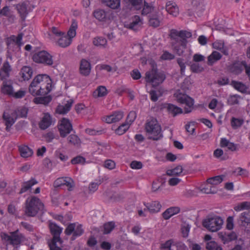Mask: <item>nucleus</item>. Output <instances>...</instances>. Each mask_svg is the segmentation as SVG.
Listing matches in <instances>:
<instances>
[{"instance_id":"1","label":"nucleus","mask_w":250,"mask_h":250,"mask_svg":"<svg viewBox=\"0 0 250 250\" xmlns=\"http://www.w3.org/2000/svg\"><path fill=\"white\" fill-rule=\"evenodd\" d=\"M52 80L46 74L36 76L29 86V93L34 96H44L51 90Z\"/></svg>"},{"instance_id":"2","label":"nucleus","mask_w":250,"mask_h":250,"mask_svg":"<svg viewBox=\"0 0 250 250\" xmlns=\"http://www.w3.org/2000/svg\"><path fill=\"white\" fill-rule=\"evenodd\" d=\"M169 36L174 51L178 56L182 55L188 43L187 39L192 36L191 32L184 30L178 31L172 29L169 31Z\"/></svg>"},{"instance_id":"3","label":"nucleus","mask_w":250,"mask_h":250,"mask_svg":"<svg viewBox=\"0 0 250 250\" xmlns=\"http://www.w3.org/2000/svg\"><path fill=\"white\" fill-rule=\"evenodd\" d=\"M50 233L52 238L48 241V245L50 250H61L62 240L60 235L62 231V228L60 227L55 223H50L49 225Z\"/></svg>"},{"instance_id":"4","label":"nucleus","mask_w":250,"mask_h":250,"mask_svg":"<svg viewBox=\"0 0 250 250\" xmlns=\"http://www.w3.org/2000/svg\"><path fill=\"white\" fill-rule=\"evenodd\" d=\"M43 208L44 205L39 198L31 196L26 200L25 213L27 216L34 217Z\"/></svg>"},{"instance_id":"5","label":"nucleus","mask_w":250,"mask_h":250,"mask_svg":"<svg viewBox=\"0 0 250 250\" xmlns=\"http://www.w3.org/2000/svg\"><path fill=\"white\" fill-rule=\"evenodd\" d=\"M0 236L2 240L16 249L18 248L22 243L26 241L25 236L20 232L19 229L10 232L9 234L5 232H1Z\"/></svg>"},{"instance_id":"6","label":"nucleus","mask_w":250,"mask_h":250,"mask_svg":"<svg viewBox=\"0 0 250 250\" xmlns=\"http://www.w3.org/2000/svg\"><path fill=\"white\" fill-rule=\"evenodd\" d=\"M146 132L151 135L149 138L153 140H158L163 137L161 126L155 119H152L147 122L146 125Z\"/></svg>"},{"instance_id":"7","label":"nucleus","mask_w":250,"mask_h":250,"mask_svg":"<svg viewBox=\"0 0 250 250\" xmlns=\"http://www.w3.org/2000/svg\"><path fill=\"white\" fill-rule=\"evenodd\" d=\"M165 79V75L162 72H158L155 66H153L151 70L146 73V81L151 83L153 86L158 85L162 83Z\"/></svg>"},{"instance_id":"8","label":"nucleus","mask_w":250,"mask_h":250,"mask_svg":"<svg viewBox=\"0 0 250 250\" xmlns=\"http://www.w3.org/2000/svg\"><path fill=\"white\" fill-rule=\"evenodd\" d=\"M52 58V55L44 50L36 52L32 56V59L34 62L47 66H52L53 64Z\"/></svg>"},{"instance_id":"9","label":"nucleus","mask_w":250,"mask_h":250,"mask_svg":"<svg viewBox=\"0 0 250 250\" xmlns=\"http://www.w3.org/2000/svg\"><path fill=\"white\" fill-rule=\"evenodd\" d=\"M223 222L220 217H209L203 221V226L209 231L215 232L221 228Z\"/></svg>"},{"instance_id":"10","label":"nucleus","mask_w":250,"mask_h":250,"mask_svg":"<svg viewBox=\"0 0 250 250\" xmlns=\"http://www.w3.org/2000/svg\"><path fill=\"white\" fill-rule=\"evenodd\" d=\"M60 136L64 138L69 134L73 129L72 125L70 121L66 118H62L58 125Z\"/></svg>"},{"instance_id":"11","label":"nucleus","mask_w":250,"mask_h":250,"mask_svg":"<svg viewBox=\"0 0 250 250\" xmlns=\"http://www.w3.org/2000/svg\"><path fill=\"white\" fill-rule=\"evenodd\" d=\"M249 67V65H247L246 62L245 61L241 62L235 61L229 66L228 69L231 73L238 75L242 72L244 68L246 72V69Z\"/></svg>"},{"instance_id":"12","label":"nucleus","mask_w":250,"mask_h":250,"mask_svg":"<svg viewBox=\"0 0 250 250\" xmlns=\"http://www.w3.org/2000/svg\"><path fill=\"white\" fill-rule=\"evenodd\" d=\"M2 81L1 86V92L4 95L11 97L14 92L13 81L11 80H0Z\"/></svg>"},{"instance_id":"13","label":"nucleus","mask_w":250,"mask_h":250,"mask_svg":"<svg viewBox=\"0 0 250 250\" xmlns=\"http://www.w3.org/2000/svg\"><path fill=\"white\" fill-rule=\"evenodd\" d=\"M143 204L146 207L144 211H148L151 214L159 212L162 208L161 203L158 201H153L148 203L144 202Z\"/></svg>"},{"instance_id":"14","label":"nucleus","mask_w":250,"mask_h":250,"mask_svg":"<svg viewBox=\"0 0 250 250\" xmlns=\"http://www.w3.org/2000/svg\"><path fill=\"white\" fill-rule=\"evenodd\" d=\"M162 107L166 108L168 113L172 115L173 117H175L178 114H182L183 112L181 108L172 104L164 103L162 104Z\"/></svg>"},{"instance_id":"15","label":"nucleus","mask_w":250,"mask_h":250,"mask_svg":"<svg viewBox=\"0 0 250 250\" xmlns=\"http://www.w3.org/2000/svg\"><path fill=\"white\" fill-rule=\"evenodd\" d=\"M32 74V68L28 66H24L19 73V81L21 82L28 81L31 78Z\"/></svg>"},{"instance_id":"16","label":"nucleus","mask_w":250,"mask_h":250,"mask_svg":"<svg viewBox=\"0 0 250 250\" xmlns=\"http://www.w3.org/2000/svg\"><path fill=\"white\" fill-rule=\"evenodd\" d=\"M91 70L90 62L85 59L81 60L80 64V73L84 76L89 75Z\"/></svg>"},{"instance_id":"17","label":"nucleus","mask_w":250,"mask_h":250,"mask_svg":"<svg viewBox=\"0 0 250 250\" xmlns=\"http://www.w3.org/2000/svg\"><path fill=\"white\" fill-rule=\"evenodd\" d=\"M142 24L143 21L140 16L135 15L132 17L130 23L126 24V27L136 31Z\"/></svg>"},{"instance_id":"18","label":"nucleus","mask_w":250,"mask_h":250,"mask_svg":"<svg viewBox=\"0 0 250 250\" xmlns=\"http://www.w3.org/2000/svg\"><path fill=\"white\" fill-rule=\"evenodd\" d=\"M52 123V119L50 114L48 113H45L39 123V125L41 129L45 130L51 125Z\"/></svg>"},{"instance_id":"19","label":"nucleus","mask_w":250,"mask_h":250,"mask_svg":"<svg viewBox=\"0 0 250 250\" xmlns=\"http://www.w3.org/2000/svg\"><path fill=\"white\" fill-rule=\"evenodd\" d=\"M124 117V113L122 111H115L111 115L107 116L105 118V121L108 124H111L120 121Z\"/></svg>"},{"instance_id":"20","label":"nucleus","mask_w":250,"mask_h":250,"mask_svg":"<svg viewBox=\"0 0 250 250\" xmlns=\"http://www.w3.org/2000/svg\"><path fill=\"white\" fill-rule=\"evenodd\" d=\"M180 211L178 207H171L167 208L162 214L165 220H168L172 216L178 214Z\"/></svg>"},{"instance_id":"21","label":"nucleus","mask_w":250,"mask_h":250,"mask_svg":"<svg viewBox=\"0 0 250 250\" xmlns=\"http://www.w3.org/2000/svg\"><path fill=\"white\" fill-rule=\"evenodd\" d=\"M238 223L240 226L243 227L250 224V211L242 212L238 219Z\"/></svg>"},{"instance_id":"22","label":"nucleus","mask_w":250,"mask_h":250,"mask_svg":"<svg viewBox=\"0 0 250 250\" xmlns=\"http://www.w3.org/2000/svg\"><path fill=\"white\" fill-rule=\"evenodd\" d=\"M93 16L100 21L106 22L109 19L107 12L103 9L95 10L93 12Z\"/></svg>"},{"instance_id":"23","label":"nucleus","mask_w":250,"mask_h":250,"mask_svg":"<svg viewBox=\"0 0 250 250\" xmlns=\"http://www.w3.org/2000/svg\"><path fill=\"white\" fill-rule=\"evenodd\" d=\"M11 71V67L8 61L4 62L0 70V80L6 79L9 77V73Z\"/></svg>"},{"instance_id":"24","label":"nucleus","mask_w":250,"mask_h":250,"mask_svg":"<svg viewBox=\"0 0 250 250\" xmlns=\"http://www.w3.org/2000/svg\"><path fill=\"white\" fill-rule=\"evenodd\" d=\"M167 11L173 16H177L179 14V8L175 2L172 1H168L166 6Z\"/></svg>"},{"instance_id":"25","label":"nucleus","mask_w":250,"mask_h":250,"mask_svg":"<svg viewBox=\"0 0 250 250\" xmlns=\"http://www.w3.org/2000/svg\"><path fill=\"white\" fill-rule=\"evenodd\" d=\"M38 181L35 178H31L30 180L23 182L21 185V187L19 192L20 194H21L31 189L34 185L37 184Z\"/></svg>"},{"instance_id":"26","label":"nucleus","mask_w":250,"mask_h":250,"mask_svg":"<svg viewBox=\"0 0 250 250\" xmlns=\"http://www.w3.org/2000/svg\"><path fill=\"white\" fill-rule=\"evenodd\" d=\"M16 116V114L13 113L12 116L8 113H4L3 114V119L5 122L6 130L9 131L11 126L14 124L16 119L14 117Z\"/></svg>"},{"instance_id":"27","label":"nucleus","mask_w":250,"mask_h":250,"mask_svg":"<svg viewBox=\"0 0 250 250\" xmlns=\"http://www.w3.org/2000/svg\"><path fill=\"white\" fill-rule=\"evenodd\" d=\"M60 38L58 39L57 43L58 45L61 47L65 48L69 45L72 42L71 38H69L66 36L65 33H64L63 35L60 36Z\"/></svg>"},{"instance_id":"28","label":"nucleus","mask_w":250,"mask_h":250,"mask_svg":"<svg viewBox=\"0 0 250 250\" xmlns=\"http://www.w3.org/2000/svg\"><path fill=\"white\" fill-rule=\"evenodd\" d=\"M220 146L222 147H227L228 148L232 151H234L238 149V145L233 143L230 142L225 138H221L220 141Z\"/></svg>"},{"instance_id":"29","label":"nucleus","mask_w":250,"mask_h":250,"mask_svg":"<svg viewBox=\"0 0 250 250\" xmlns=\"http://www.w3.org/2000/svg\"><path fill=\"white\" fill-rule=\"evenodd\" d=\"M73 103V100L70 99L64 105H59L56 110L57 113L61 114L66 113L70 110Z\"/></svg>"},{"instance_id":"30","label":"nucleus","mask_w":250,"mask_h":250,"mask_svg":"<svg viewBox=\"0 0 250 250\" xmlns=\"http://www.w3.org/2000/svg\"><path fill=\"white\" fill-rule=\"evenodd\" d=\"M19 150L21 157L27 158L31 156L33 154L32 149L27 146H21L19 147Z\"/></svg>"},{"instance_id":"31","label":"nucleus","mask_w":250,"mask_h":250,"mask_svg":"<svg viewBox=\"0 0 250 250\" xmlns=\"http://www.w3.org/2000/svg\"><path fill=\"white\" fill-rule=\"evenodd\" d=\"M174 96L176 97L177 102L182 104H185L188 103L187 101H189V99H192L187 95L180 92V90L176 91L174 94Z\"/></svg>"},{"instance_id":"32","label":"nucleus","mask_w":250,"mask_h":250,"mask_svg":"<svg viewBox=\"0 0 250 250\" xmlns=\"http://www.w3.org/2000/svg\"><path fill=\"white\" fill-rule=\"evenodd\" d=\"M93 43L97 47L106 48L107 46V40L102 37H96L93 40Z\"/></svg>"},{"instance_id":"33","label":"nucleus","mask_w":250,"mask_h":250,"mask_svg":"<svg viewBox=\"0 0 250 250\" xmlns=\"http://www.w3.org/2000/svg\"><path fill=\"white\" fill-rule=\"evenodd\" d=\"M161 20L157 14H151L149 16L148 23L150 26L157 27L160 26Z\"/></svg>"},{"instance_id":"34","label":"nucleus","mask_w":250,"mask_h":250,"mask_svg":"<svg viewBox=\"0 0 250 250\" xmlns=\"http://www.w3.org/2000/svg\"><path fill=\"white\" fill-rule=\"evenodd\" d=\"M221 58L222 55L219 52L213 51L208 58V65H212L215 62L220 60Z\"/></svg>"},{"instance_id":"35","label":"nucleus","mask_w":250,"mask_h":250,"mask_svg":"<svg viewBox=\"0 0 250 250\" xmlns=\"http://www.w3.org/2000/svg\"><path fill=\"white\" fill-rule=\"evenodd\" d=\"M52 100L51 96L36 97L34 99V102L36 104H43L47 105Z\"/></svg>"},{"instance_id":"36","label":"nucleus","mask_w":250,"mask_h":250,"mask_svg":"<svg viewBox=\"0 0 250 250\" xmlns=\"http://www.w3.org/2000/svg\"><path fill=\"white\" fill-rule=\"evenodd\" d=\"M77 28L78 24L77 21L75 20H73L69 29L66 35L68 36L69 38H71V39L72 40V39L75 37L76 35V31Z\"/></svg>"},{"instance_id":"37","label":"nucleus","mask_w":250,"mask_h":250,"mask_svg":"<svg viewBox=\"0 0 250 250\" xmlns=\"http://www.w3.org/2000/svg\"><path fill=\"white\" fill-rule=\"evenodd\" d=\"M67 140L69 144L74 146H78L81 144V141L80 138L75 134H71L67 138Z\"/></svg>"},{"instance_id":"38","label":"nucleus","mask_w":250,"mask_h":250,"mask_svg":"<svg viewBox=\"0 0 250 250\" xmlns=\"http://www.w3.org/2000/svg\"><path fill=\"white\" fill-rule=\"evenodd\" d=\"M222 240L224 244H226L237 238V235L234 232L225 233L221 236Z\"/></svg>"},{"instance_id":"39","label":"nucleus","mask_w":250,"mask_h":250,"mask_svg":"<svg viewBox=\"0 0 250 250\" xmlns=\"http://www.w3.org/2000/svg\"><path fill=\"white\" fill-rule=\"evenodd\" d=\"M130 125V124H129L127 122L123 123L115 130V133L118 135H122L124 134L129 129Z\"/></svg>"},{"instance_id":"40","label":"nucleus","mask_w":250,"mask_h":250,"mask_svg":"<svg viewBox=\"0 0 250 250\" xmlns=\"http://www.w3.org/2000/svg\"><path fill=\"white\" fill-rule=\"evenodd\" d=\"M102 2L113 9H118L120 6V0H103Z\"/></svg>"},{"instance_id":"41","label":"nucleus","mask_w":250,"mask_h":250,"mask_svg":"<svg viewBox=\"0 0 250 250\" xmlns=\"http://www.w3.org/2000/svg\"><path fill=\"white\" fill-rule=\"evenodd\" d=\"M231 84L235 89L242 93L247 92V87L241 82L232 81L231 82Z\"/></svg>"},{"instance_id":"42","label":"nucleus","mask_w":250,"mask_h":250,"mask_svg":"<svg viewBox=\"0 0 250 250\" xmlns=\"http://www.w3.org/2000/svg\"><path fill=\"white\" fill-rule=\"evenodd\" d=\"M16 7L21 18L24 19L28 14L26 4L25 3L19 4L16 6Z\"/></svg>"},{"instance_id":"43","label":"nucleus","mask_w":250,"mask_h":250,"mask_svg":"<svg viewBox=\"0 0 250 250\" xmlns=\"http://www.w3.org/2000/svg\"><path fill=\"white\" fill-rule=\"evenodd\" d=\"M84 232V230L83 229V226L81 224L76 225V228L71 239L74 240L77 237L81 236Z\"/></svg>"},{"instance_id":"44","label":"nucleus","mask_w":250,"mask_h":250,"mask_svg":"<svg viewBox=\"0 0 250 250\" xmlns=\"http://www.w3.org/2000/svg\"><path fill=\"white\" fill-rule=\"evenodd\" d=\"M224 176L218 175L208 178L207 182L210 185H216L221 183L223 180Z\"/></svg>"},{"instance_id":"45","label":"nucleus","mask_w":250,"mask_h":250,"mask_svg":"<svg viewBox=\"0 0 250 250\" xmlns=\"http://www.w3.org/2000/svg\"><path fill=\"white\" fill-rule=\"evenodd\" d=\"M206 249L208 250H223L222 247L213 241L207 243Z\"/></svg>"},{"instance_id":"46","label":"nucleus","mask_w":250,"mask_h":250,"mask_svg":"<svg viewBox=\"0 0 250 250\" xmlns=\"http://www.w3.org/2000/svg\"><path fill=\"white\" fill-rule=\"evenodd\" d=\"M126 3L130 4L135 9L138 10L141 8L143 0H124Z\"/></svg>"},{"instance_id":"47","label":"nucleus","mask_w":250,"mask_h":250,"mask_svg":"<svg viewBox=\"0 0 250 250\" xmlns=\"http://www.w3.org/2000/svg\"><path fill=\"white\" fill-rule=\"evenodd\" d=\"M193 7L192 10L196 12L203 9V3L200 0H193L191 2Z\"/></svg>"},{"instance_id":"48","label":"nucleus","mask_w":250,"mask_h":250,"mask_svg":"<svg viewBox=\"0 0 250 250\" xmlns=\"http://www.w3.org/2000/svg\"><path fill=\"white\" fill-rule=\"evenodd\" d=\"M244 123V120L232 117L231 119V125L233 128L236 129L240 127Z\"/></svg>"},{"instance_id":"49","label":"nucleus","mask_w":250,"mask_h":250,"mask_svg":"<svg viewBox=\"0 0 250 250\" xmlns=\"http://www.w3.org/2000/svg\"><path fill=\"white\" fill-rule=\"evenodd\" d=\"M115 228V223L113 222H109L104 224V232L103 233L108 234L111 232V231Z\"/></svg>"},{"instance_id":"50","label":"nucleus","mask_w":250,"mask_h":250,"mask_svg":"<svg viewBox=\"0 0 250 250\" xmlns=\"http://www.w3.org/2000/svg\"><path fill=\"white\" fill-rule=\"evenodd\" d=\"M183 167L181 166H178L174 168L168 170L167 174L168 175H179L183 172Z\"/></svg>"},{"instance_id":"51","label":"nucleus","mask_w":250,"mask_h":250,"mask_svg":"<svg viewBox=\"0 0 250 250\" xmlns=\"http://www.w3.org/2000/svg\"><path fill=\"white\" fill-rule=\"evenodd\" d=\"M150 99L152 101L155 102L158 100V98L162 96V93L160 90H152L149 92Z\"/></svg>"},{"instance_id":"52","label":"nucleus","mask_w":250,"mask_h":250,"mask_svg":"<svg viewBox=\"0 0 250 250\" xmlns=\"http://www.w3.org/2000/svg\"><path fill=\"white\" fill-rule=\"evenodd\" d=\"M16 116L19 118H25L27 116L28 113V109L26 107H22L18 109V110L14 112Z\"/></svg>"},{"instance_id":"53","label":"nucleus","mask_w":250,"mask_h":250,"mask_svg":"<svg viewBox=\"0 0 250 250\" xmlns=\"http://www.w3.org/2000/svg\"><path fill=\"white\" fill-rule=\"evenodd\" d=\"M76 224L75 223L69 224L64 230L65 234L66 235H70L71 234L73 235L76 228Z\"/></svg>"},{"instance_id":"54","label":"nucleus","mask_w":250,"mask_h":250,"mask_svg":"<svg viewBox=\"0 0 250 250\" xmlns=\"http://www.w3.org/2000/svg\"><path fill=\"white\" fill-rule=\"evenodd\" d=\"M173 241L172 240H168L164 243L161 244L160 250H173L171 246Z\"/></svg>"},{"instance_id":"55","label":"nucleus","mask_w":250,"mask_h":250,"mask_svg":"<svg viewBox=\"0 0 250 250\" xmlns=\"http://www.w3.org/2000/svg\"><path fill=\"white\" fill-rule=\"evenodd\" d=\"M177 62L180 67L181 74L183 76H184L186 69V63L184 61V60L182 58H179L177 59Z\"/></svg>"},{"instance_id":"56","label":"nucleus","mask_w":250,"mask_h":250,"mask_svg":"<svg viewBox=\"0 0 250 250\" xmlns=\"http://www.w3.org/2000/svg\"><path fill=\"white\" fill-rule=\"evenodd\" d=\"M189 101H187L188 103H186L185 104L187 107L184 108L185 113H189L191 112L193 109V105L194 104V101L193 99H189Z\"/></svg>"},{"instance_id":"57","label":"nucleus","mask_w":250,"mask_h":250,"mask_svg":"<svg viewBox=\"0 0 250 250\" xmlns=\"http://www.w3.org/2000/svg\"><path fill=\"white\" fill-rule=\"evenodd\" d=\"M11 15V13L9 7L7 6H5L0 10V17H10Z\"/></svg>"},{"instance_id":"58","label":"nucleus","mask_w":250,"mask_h":250,"mask_svg":"<svg viewBox=\"0 0 250 250\" xmlns=\"http://www.w3.org/2000/svg\"><path fill=\"white\" fill-rule=\"evenodd\" d=\"M203 68L198 63H194L190 65V70L193 73H199L203 70Z\"/></svg>"},{"instance_id":"59","label":"nucleus","mask_w":250,"mask_h":250,"mask_svg":"<svg viewBox=\"0 0 250 250\" xmlns=\"http://www.w3.org/2000/svg\"><path fill=\"white\" fill-rule=\"evenodd\" d=\"M100 70H104L107 72L116 71V69L112 68L110 65L105 64H101L97 66Z\"/></svg>"},{"instance_id":"60","label":"nucleus","mask_w":250,"mask_h":250,"mask_svg":"<svg viewBox=\"0 0 250 250\" xmlns=\"http://www.w3.org/2000/svg\"><path fill=\"white\" fill-rule=\"evenodd\" d=\"M85 159L84 157L78 156L76 157L73 158L71 162L72 164H83L84 163Z\"/></svg>"},{"instance_id":"61","label":"nucleus","mask_w":250,"mask_h":250,"mask_svg":"<svg viewBox=\"0 0 250 250\" xmlns=\"http://www.w3.org/2000/svg\"><path fill=\"white\" fill-rule=\"evenodd\" d=\"M96 90L99 97H103L107 94V90L105 86H99L98 87Z\"/></svg>"},{"instance_id":"62","label":"nucleus","mask_w":250,"mask_h":250,"mask_svg":"<svg viewBox=\"0 0 250 250\" xmlns=\"http://www.w3.org/2000/svg\"><path fill=\"white\" fill-rule=\"evenodd\" d=\"M212 46L213 48L220 50L224 46V42L222 40L216 41L212 43Z\"/></svg>"},{"instance_id":"63","label":"nucleus","mask_w":250,"mask_h":250,"mask_svg":"<svg viewBox=\"0 0 250 250\" xmlns=\"http://www.w3.org/2000/svg\"><path fill=\"white\" fill-rule=\"evenodd\" d=\"M130 75H131V76L132 78V79L133 80H139L141 77V73L137 69H135L133 70L131 72Z\"/></svg>"},{"instance_id":"64","label":"nucleus","mask_w":250,"mask_h":250,"mask_svg":"<svg viewBox=\"0 0 250 250\" xmlns=\"http://www.w3.org/2000/svg\"><path fill=\"white\" fill-rule=\"evenodd\" d=\"M238 244L236 245L231 250H245V244L244 241L240 239L238 241Z\"/></svg>"}]
</instances>
